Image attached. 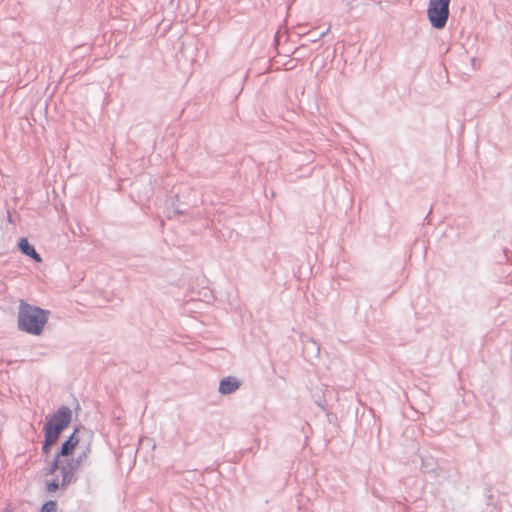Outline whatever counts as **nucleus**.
I'll list each match as a JSON object with an SVG mask.
<instances>
[{
    "instance_id": "0eeeda50",
    "label": "nucleus",
    "mask_w": 512,
    "mask_h": 512,
    "mask_svg": "<svg viewBox=\"0 0 512 512\" xmlns=\"http://www.w3.org/2000/svg\"><path fill=\"white\" fill-rule=\"evenodd\" d=\"M19 249L23 254L33 258L36 262L42 261L40 255L35 251L34 247L29 244L26 238L19 240Z\"/></svg>"
},
{
    "instance_id": "20e7f679",
    "label": "nucleus",
    "mask_w": 512,
    "mask_h": 512,
    "mask_svg": "<svg viewBox=\"0 0 512 512\" xmlns=\"http://www.w3.org/2000/svg\"><path fill=\"white\" fill-rule=\"evenodd\" d=\"M78 468L71 471L70 479L65 482L63 480V470L60 465L56 464V458L53 460L52 465L45 473V486L48 493H55L57 490H65L69 484L75 480V474Z\"/></svg>"
},
{
    "instance_id": "7ed1b4c3",
    "label": "nucleus",
    "mask_w": 512,
    "mask_h": 512,
    "mask_svg": "<svg viewBox=\"0 0 512 512\" xmlns=\"http://www.w3.org/2000/svg\"><path fill=\"white\" fill-rule=\"evenodd\" d=\"M71 410L68 407H61L51 417L45 426L44 453H48L50 447L56 443L60 433L68 426L71 421Z\"/></svg>"
},
{
    "instance_id": "39448f33",
    "label": "nucleus",
    "mask_w": 512,
    "mask_h": 512,
    "mask_svg": "<svg viewBox=\"0 0 512 512\" xmlns=\"http://www.w3.org/2000/svg\"><path fill=\"white\" fill-rule=\"evenodd\" d=\"M450 0H430L428 7V18L434 28L442 29L449 16Z\"/></svg>"
},
{
    "instance_id": "f257e3e1",
    "label": "nucleus",
    "mask_w": 512,
    "mask_h": 512,
    "mask_svg": "<svg viewBox=\"0 0 512 512\" xmlns=\"http://www.w3.org/2000/svg\"><path fill=\"white\" fill-rule=\"evenodd\" d=\"M48 315V311L21 301L18 313L19 329L32 335H40L47 323Z\"/></svg>"
},
{
    "instance_id": "f03ea898",
    "label": "nucleus",
    "mask_w": 512,
    "mask_h": 512,
    "mask_svg": "<svg viewBox=\"0 0 512 512\" xmlns=\"http://www.w3.org/2000/svg\"><path fill=\"white\" fill-rule=\"evenodd\" d=\"M79 431L76 429L71 436L62 444L60 452L56 455V464L63 470V480L67 482L71 477V471L79 468L86 453L83 452L74 458L75 452L80 444Z\"/></svg>"
},
{
    "instance_id": "6e6552de",
    "label": "nucleus",
    "mask_w": 512,
    "mask_h": 512,
    "mask_svg": "<svg viewBox=\"0 0 512 512\" xmlns=\"http://www.w3.org/2000/svg\"><path fill=\"white\" fill-rule=\"evenodd\" d=\"M57 510V503L55 501H48L46 502L40 512H56Z\"/></svg>"
},
{
    "instance_id": "423d86ee",
    "label": "nucleus",
    "mask_w": 512,
    "mask_h": 512,
    "mask_svg": "<svg viewBox=\"0 0 512 512\" xmlns=\"http://www.w3.org/2000/svg\"><path fill=\"white\" fill-rule=\"evenodd\" d=\"M239 382L233 377H227L220 382L219 391L222 394H230L239 388Z\"/></svg>"
}]
</instances>
